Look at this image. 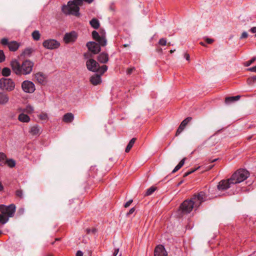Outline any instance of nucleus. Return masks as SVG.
<instances>
[{"mask_svg": "<svg viewBox=\"0 0 256 256\" xmlns=\"http://www.w3.org/2000/svg\"><path fill=\"white\" fill-rule=\"evenodd\" d=\"M240 98V96H235L227 97L225 99V102L228 104L230 102L238 100Z\"/></svg>", "mask_w": 256, "mask_h": 256, "instance_id": "412c9836", "label": "nucleus"}, {"mask_svg": "<svg viewBox=\"0 0 256 256\" xmlns=\"http://www.w3.org/2000/svg\"><path fill=\"white\" fill-rule=\"evenodd\" d=\"M255 60H256V58H253L250 60H248L245 63V66H250L255 61Z\"/></svg>", "mask_w": 256, "mask_h": 256, "instance_id": "58836bf2", "label": "nucleus"}, {"mask_svg": "<svg viewBox=\"0 0 256 256\" xmlns=\"http://www.w3.org/2000/svg\"><path fill=\"white\" fill-rule=\"evenodd\" d=\"M74 120V115L71 112H68L64 114L62 118L63 122L66 123L72 122Z\"/></svg>", "mask_w": 256, "mask_h": 256, "instance_id": "f3484780", "label": "nucleus"}, {"mask_svg": "<svg viewBox=\"0 0 256 256\" xmlns=\"http://www.w3.org/2000/svg\"><path fill=\"white\" fill-rule=\"evenodd\" d=\"M16 209V207L14 204H10L8 206L4 204L0 205V212L8 218L14 216Z\"/></svg>", "mask_w": 256, "mask_h": 256, "instance_id": "0eeeda50", "label": "nucleus"}, {"mask_svg": "<svg viewBox=\"0 0 256 256\" xmlns=\"http://www.w3.org/2000/svg\"><path fill=\"white\" fill-rule=\"evenodd\" d=\"M4 190V186L2 184V182H0V191H2Z\"/></svg>", "mask_w": 256, "mask_h": 256, "instance_id": "4d7b16f0", "label": "nucleus"}, {"mask_svg": "<svg viewBox=\"0 0 256 256\" xmlns=\"http://www.w3.org/2000/svg\"><path fill=\"white\" fill-rule=\"evenodd\" d=\"M200 45H202V46H206V44H204V42H200Z\"/></svg>", "mask_w": 256, "mask_h": 256, "instance_id": "13d9d810", "label": "nucleus"}, {"mask_svg": "<svg viewBox=\"0 0 256 256\" xmlns=\"http://www.w3.org/2000/svg\"><path fill=\"white\" fill-rule=\"evenodd\" d=\"M2 234V232L0 230V234Z\"/></svg>", "mask_w": 256, "mask_h": 256, "instance_id": "69168bd1", "label": "nucleus"}, {"mask_svg": "<svg viewBox=\"0 0 256 256\" xmlns=\"http://www.w3.org/2000/svg\"><path fill=\"white\" fill-rule=\"evenodd\" d=\"M250 176L249 172L245 169H239L228 180H220L218 185L219 190H224L230 188L233 185L240 183L246 180Z\"/></svg>", "mask_w": 256, "mask_h": 256, "instance_id": "f257e3e1", "label": "nucleus"}, {"mask_svg": "<svg viewBox=\"0 0 256 256\" xmlns=\"http://www.w3.org/2000/svg\"><path fill=\"white\" fill-rule=\"evenodd\" d=\"M92 36L93 38L98 42V44L94 42H90L86 44V46L90 51L94 54H96L100 51V46H104L106 45L105 33L102 31L100 35L96 31L94 30L92 32Z\"/></svg>", "mask_w": 256, "mask_h": 256, "instance_id": "20e7f679", "label": "nucleus"}, {"mask_svg": "<svg viewBox=\"0 0 256 256\" xmlns=\"http://www.w3.org/2000/svg\"><path fill=\"white\" fill-rule=\"evenodd\" d=\"M34 78L36 80L38 83L42 84H44L46 83V76L42 72H38L34 74Z\"/></svg>", "mask_w": 256, "mask_h": 256, "instance_id": "ddd939ff", "label": "nucleus"}, {"mask_svg": "<svg viewBox=\"0 0 256 256\" xmlns=\"http://www.w3.org/2000/svg\"><path fill=\"white\" fill-rule=\"evenodd\" d=\"M118 252H119V248H116L114 250V256H116L118 254Z\"/></svg>", "mask_w": 256, "mask_h": 256, "instance_id": "3c124183", "label": "nucleus"}, {"mask_svg": "<svg viewBox=\"0 0 256 256\" xmlns=\"http://www.w3.org/2000/svg\"><path fill=\"white\" fill-rule=\"evenodd\" d=\"M60 240L59 238H56V240Z\"/></svg>", "mask_w": 256, "mask_h": 256, "instance_id": "0e129e2a", "label": "nucleus"}, {"mask_svg": "<svg viewBox=\"0 0 256 256\" xmlns=\"http://www.w3.org/2000/svg\"><path fill=\"white\" fill-rule=\"evenodd\" d=\"M0 43L2 44L4 46H6V45L8 46V44L10 42H8V40L6 38H3L1 40Z\"/></svg>", "mask_w": 256, "mask_h": 256, "instance_id": "e433bc0d", "label": "nucleus"}, {"mask_svg": "<svg viewBox=\"0 0 256 256\" xmlns=\"http://www.w3.org/2000/svg\"><path fill=\"white\" fill-rule=\"evenodd\" d=\"M24 112L28 114H32L34 112V108L30 105L27 106L24 109Z\"/></svg>", "mask_w": 256, "mask_h": 256, "instance_id": "72a5a7b5", "label": "nucleus"}, {"mask_svg": "<svg viewBox=\"0 0 256 256\" xmlns=\"http://www.w3.org/2000/svg\"><path fill=\"white\" fill-rule=\"evenodd\" d=\"M10 98L8 94L0 92V105H6L9 101Z\"/></svg>", "mask_w": 256, "mask_h": 256, "instance_id": "2eb2a0df", "label": "nucleus"}, {"mask_svg": "<svg viewBox=\"0 0 256 256\" xmlns=\"http://www.w3.org/2000/svg\"><path fill=\"white\" fill-rule=\"evenodd\" d=\"M8 221V218L3 214H0V223L5 224Z\"/></svg>", "mask_w": 256, "mask_h": 256, "instance_id": "c756f323", "label": "nucleus"}, {"mask_svg": "<svg viewBox=\"0 0 256 256\" xmlns=\"http://www.w3.org/2000/svg\"><path fill=\"white\" fill-rule=\"evenodd\" d=\"M42 45L44 48L49 50H53L57 48L60 46L58 42L54 39H48L44 40Z\"/></svg>", "mask_w": 256, "mask_h": 256, "instance_id": "6e6552de", "label": "nucleus"}, {"mask_svg": "<svg viewBox=\"0 0 256 256\" xmlns=\"http://www.w3.org/2000/svg\"><path fill=\"white\" fill-rule=\"evenodd\" d=\"M76 256H83V252L80 250H78L76 252Z\"/></svg>", "mask_w": 256, "mask_h": 256, "instance_id": "8fccbe9b", "label": "nucleus"}, {"mask_svg": "<svg viewBox=\"0 0 256 256\" xmlns=\"http://www.w3.org/2000/svg\"><path fill=\"white\" fill-rule=\"evenodd\" d=\"M158 44L161 46H166V40L164 38H160L159 40Z\"/></svg>", "mask_w": 256, "mask_h": 256, "instance_id": "4c0bfd02", "label": "nucleus"}, {"mask_svg": "<svg viewBox=\"0 0 256 256\" xmlns=\"http://www.w3.org/2000/svg\"><path fill=\"white\" fill-rule=\"evenodd\" d=\"M87 68L92 72H96L99 68V64L94 59L90 58L86 62Z\"/></svg>", "mask_w": 256, "mask_h": 256, "instance_id": "9d476101", "label": "nucleus"}, {"mask_svg": "<svg viewBox=\"0 0 256 256\" xmlns=\"http://www.w3.org/2000/svg\"><path fill=\"white\" fill-rule=\"evenodd\" d=\"M15 84L11 78H2L0 79V88L8 92H11L14 89Z\"/></svg>", "mask_w": 256, "mask_h": 256, "instance_id": "423d86ee", "label": "nucleus"}, {"mask_svg": "<svg viewBox=\"0 0 256 256\" xmlns=\"http://www.w3.org/2000/svg\"><path fill=\"white\" fill-rule=\"evenodd\" d=\"M119 256H122V254H120L119 255Z\"/></svg>", "mask_w": 256, "mask_h": 256, "instance_id": "338daca9", "label": "nucleus"}, {"mask_svg": "<svg viewBox=\"0 0 256 256\" xmlns=\"http://www.w3.org/2000/svg\"><path fill=\"white\" fill-rule=\"evenodd\" d=\"M132 200H129L128 202H127L125 204H124V207L125 208H128V207L130 204L132 203Z\"/></svg>", "mask_w": 256, "mask_h": 256, "instance_id": "a18cd8bd", "label": "nucleus"}, {"mask_svg": "<svg viewBox=\"0 0 256 256\" xmlns=\"http://www.w3.org/2000/svg\"><path fill=\"white\" fill-rule=\"evenodd\" d=\"M16 194L17 196H18L20 198H22V191L20 190H17L16 192Z\"/></svg>", "mask_w": 256, "mask_h": 256, "instance_id": "ea45409f", "label": "nucleus"}, {"mask_svg": "<svg viewBox=\"0 0 256 256\" xmlns=\"http://www.w3.org/2000/svg\"><path fill=\"white\" fill-rule=\"evenodd\" d=\"M22 88L26 93H32L36 90L34 84L30 80L24 81L22 84Z\"/></svg>", "mask_w": 256, "mask_h": 256, "instance_id": "1a4fd4ad", "label": "nucleus"}, {"mask_svg": "<svg viewBox=\"0 0 256 256\" xmlns=\"http://www.w3.org/2000/svg\"><path fill=\"white\" fill-rule=\"evenodd\" d=\"M40 130L37 126H34L30 128V132L33 136H36L40 134Z\"/></svg>", "mask_w": 256, "mask_h": 256, "instance_id": "4be33fe9", "label": "nucleus"}, {"mask_svg": "<svg viewBox=\"0 0 256 256\" xmlns=\"http://www.w3.org/2000/svg\"><path fill=\"white\" fill-rule=\"evenodd\" d=\"M107 70L108 66L106 65H103L100 67L99 66L98 70L97 72H100L101 74H102Z\"/></svg>", "mask_w": 256, "mask_h": 256, "instance_id": "2f4dec72", "label": "nucleus"}, {"mask_svg": "<svg viewBox=\"0 0 256 256\" xmlns=\"http://www.w3.org/2000/svg\"><path fill=\"white\" fill-rule=\"evenodd\" d=\"M199 168H200V166L196 168L192 169L190 170H189L190 172H192V174L196 170H198Z\"/></svg>", "mask_w": 256, "mask_h": 256, "instance_id": "6e6d98bb", "label": "nucleus"}, {"mask_svg": "<svg viewBox=\"0 0 256 256\" xmlns=\"http://www.w3.org/2000/svg\"><path fill=\"white\" fill-rule=\"evenodd\" d=\"M18 120L21 122H28L30 120V118L28 115L22 113L18 116Z\"/></svg>", "mask_w": 256, "mask_h": 256, "instance_id": "aec40b11", "label": "nucleus"}, {"mask_svg": "<svg viewBox=\"0 0 256 256\" xmlns=\"http://www.w3.org/2000/svg\"><path fill=\"white\" fill-rule=\"evenodd\" d=\"M19 44L15 41H12L8 44V48L10 51H16L19 48Z\"/></svg>", "mask_w": 256, "mask_h": 256, "instance_id": "6ab92c4d", "label": "nucleus"}, {"mask_svg": "<svg viewBox=\"0 0 256 256\" xmlns=\"http://www.w3.org/2000/svg\"><path fill=\"white\" fill-rule=\"evenodd\" d=\"M184 56L185 58H186L187 60H190V56L189 54H184Z\"/></svg>", "mask_w": 256, "mask_h": 256, "instance_id": "603ef678", "label": "nucleus"}, {"mask_svg": "<svg viewBox=\"0 0 256 256\" xmlns=\"http://www.w3.org/2000/svg\"><path fill=\"white\" fill-rule=\"evenodd\" d=\"M12 70L17 75H27L32 72L34 64L29 60H24L22 64L16 60L11 61Z\"/></svg>", "mask_w": 256, "mask_h": 256, "instance_id": "7ed1b4c3", "label": "nucleus"}, {"mask_svg": "<svg viewBox=\"0 0 256 256\" xmlns=\"http://www.w3.org/2000/svg\"><path fill=\"white\" fill-rule=\"evenodd\" d=\"M47 256H52V254H48V255Z\"/></svg>", "mask_w": 256, "mask_h": 256, "instance_id": "e2e57ef3", "label": "nucleus"}, {"mask_svg": "<svg viewBox=\"0 0 256 256\" xmlns=\"http://www.w3.org/2000/svg\"><path fill=\"white\" fill-rule=\"evenodd\" d=\"M77 36H78L76 33L74 31L66 33L64 34V40L66 44L69 42H72L76 40Z\"/></svg>", "mask_w": 256, "mask_h": 256, "instance_id": "9b49d317", "label": "nucleus"}, {"mask_svg": "<svg viewBox=\"0 0 256 256\" xmlns=\"http://www.w3.org/2000/svg\"><path fill=\"white\" fill-rule=\"evenodd\" d=\"M27 51H30V50H26V52Z\"/></svg>", "mask_w": 256, "mask_h": 256, "instance_id": "052dcab7", "label": "nucleus"}, {"mask_svg": "<svg viewBox=\"0 0 256 256\" xmlns=\"http://www.w3.org/2000/svg\"><path fill=\"white\" fill-rule=\"evenodd\" d=\"M192 118L188 117L184 119L180 124V126L178 128L176 136H178V134H180L182 131L184 130L186 124L191 120Z\"/></svg>", "mask_w": 256, "mask_h": 256, "instance_id": "4468645a", "label": "nucleus"}, {"mask_svg": "<svg viewBox=\"0 0 256 256\" xmlns=\"http://www.w3.org/2000/svg\"><path fill=\"white\" fill-rule=\"evenodd\" d=\"M248 37V34L247 32H244L242 34V35H241V36L240 37V39H244V38H246Z\"/></svg>", "mask_w": 256, "mask_h": 256, "instance_id": "79ce46f5", "label": "nucleus"}, {"mask_svg": "<svg viewBox=\"0 0 256 256\" xmlns=\"http://www.w3.org/2000/svg\"><path fill=\"white\" fill-rule=\"evenodd\" d=\"M136 140V138H132L129 142V143L128 144L126 148V152H130V149L132 148Z\"/></svg>", "mask_w": 256, "mask_h": 256, "instance_id": "b1692460", "label": "nucleus"}, {"mask_svg": "<svg viewBox=\"0 0 256 256\" xmlns=\"http://www.w3.org/2000/svg\"><path fill=\"white\" fill-rule=\"evenodd\" d=\"M24 208H20L18 210V213L20 214H24Z\"/></svg>", "mask_w": 256, "mask_h": 256, "instance_id": "864d4df0", "label": "nucleus"}, {"mask_svg": "<svg viewBox=\"0 0 256 256\" xmlns=\"http://www.w3.org/2000/svg\"><path fill=\"white\" fill-rule=\"evenodd\" d=\"M156 190V188L154 186H152L148 188L146 192V196H150L151 195L155 190Z\"/></svg>", "mask_w": 256, "mask_h": 256, "instance_id": "473e14b6", "label": "nucleus"}, {"mask_svg": "<svg viewBox=\"0 0 256 256\" xmlns=\"http://www.w3.org/2000/svg\"><path fill=\"white\" fill-rule=\"evenodd\" d=\"M186 160V158H182L180 162L178 163V164L174 168V170H172V172L174 173L179 170L184 164V162Z\"/></svg>", "mask_w": 256, "mask_h": 256, "instance_id": "393cba45", "label": "nucleus"}, {"mask_svg": "<svg viewBox=\"0 0 256 256\" xmlns=\"http://www.w3.org/2000/svg\"><path fill=\"white\" fill-rule=\"evenodd\" d=\"M174 51H175V50H170V54H172V53H173Z\"/></svg>", "mask_w": 256, "mask_h": 256, "instance_id": "bf43d9fd", "label": "nucleus"}, {"mask_svg": "<svg viewBox=\"0 0 256 256\" xmlns=\"http://www.w3.org/2000/svg\"><path fill=\"white\" fill-rule=\"evenodd\" d=\"M6 164L10 168H14L16 166V161L13 159H8L6 160Z\"/></svg>", "mask_w": 256, "mask_h": 256, "instance_id": "bb28decb", "label": "nucleus"}, {"mask_svg": "<svg viewBox=\"0 0 256 256\" xmlns=\"http://www.w3.org/2000/svg\"><path fill=\"white\" fill-rule=\"evenodd\" d=\"M6 158V155L2 152H0V163L4 161Z\"/></svg>", "mask_w": 256, "mask_h": 256, "instance_id": "a19ab883", "label": "nucleus"}, {"mask_svg": "<svg viewBox=\"0 0 256 256\" xmlns=\"http://www.w3.org/2000/svg\"><path fill=\"white\" fill-rule=\"evenodd\" d=\"M256 82V76L250 77L247 80V84L248 85H252Z\"/></svg>", "mask_w": 256, "mask_h": 256, "instance_id": "7c9ffc66", "label": "nucleus"}, {"mask_svg": "<svg viewBox=\"0 0 256 256\" xmlns=\"http://www.w3.org/2000/svg\"><path fill=\"white\" fill-rule=\"evenodd\" d=\"M212 166H210L209 168V169L212 168Z\"/></svg>", "mask_w": 256, "mask_h": 256, "instance_id": "680f3d73", "label": "nucleus"}, {"mask_svg": "<svg viewBox=\"0 0 256 256\" xmlns=\"http://www.w3.org/2000/svg\"><path fill=\"white\" fill-rule=\"evenodd\" d=\"M90 23L92 27L94 29H98L100 26L99 21L96 18H92Z\"/></svg>", "mask_w": 256, "mask_h": 256, "instance_id": "5701e85b", "label": "nucleus"}, {"mask_svg": "<svg viewBox=\"0 0 256 256\" xmlns=\"http://www.w3.org/2000/svg\"><path fill=\"white\" fill-rule=\"evenodd\" d=\"M94 0H72L68 2L67 4L62 6V12L66 15H73L76 16H80L79 6L82 4L83 1L90 4Z\"/></svg>", "mask_w": 256, "mask_h": 256, "instance_id": "39448f33", "label": "nucleus"}, {"mask_svg": "<svg viewBox=\"0 0 256 256\" xmlns=\"http://www.w3.org/2000/svg\"><path fill=\"white\" fill-rule=\"evenodd\" d=\"M191 174H192V172L188 171L184 174V176H186Z\"/></svg>", "mask_w": 256, "mask_h": 256, "instance_id": "5fc2aeb1", "label": "nucleus"}, {"mask_svg": "<svg viewBox=\"0 0 256 256\" xmlns=\"http://www.w3.org/2000/svg\"><path fill=\"white\" fill-rule=\"evenodd\" d=\"M11 71L9 68H4L2 70V74L3 76H10Z\"/></svg>", "mask_w": 256, "mask_h": 256, "instance_id": "c85d7f7f", "label": "nucleus"}, {"mask_svg": "<svg viewBox=\"0 0 256 256\" xmlns=\"http://www.w3.org/2000/svg\"><path fill=\"white\" fill-rule=\"evenodd\" d=\"M249 31L252 33H256V26L252 28Z\"/></svg>", "mask_w": 256, "mask_h": 256, "instance_id": "de8ad7c7", "label": "nucleus"}, {"mask_svg": "<svg viewBox=\"0 0 256 256\" xmlns=\"http://www.w3.org/2000/svg\"><path fill=\"white\" fill-rule=\"evenodd\" d=\"M204 40L206 42V43H208V44H210L212 43L214 41V40L213 39L208 38H204Z\"/></svg>", "mask_w": 256, "mask_h": 256, "instance_id": "37998d69", "label": "nucleus"}, {"mask_svg": "<svg viewBox=\"0 0 256 256\" xmlns=\"http://www.w3.org/2000/svg\"><path fill=\"white\" fill-rule=\"evenodd\" d=\"M248 70L251 72H256V66L248 68Z\"/></svg>", "mask_w": 256, "mask_h": 256, "instance_id": "09e8293b", "label": "nucleus"}, {"mask_svg": "<svg viewBox=\"0 0 256 256\" xmlns=\"http://www.w3.org/2000/svg\"><path fill=\"white\" fill-rule=\"evenodd\" d=\"M134 210H135V208H132L130 209L129 212L127 213V216H130V215L134 213Z\"/></svg>", "mask_w": 256, "mask_h": 256, "instance_id": "49530a36", "label": "nucleus"}, {"mask_svg": "<svg viewBox=\"0 0 256 256\" xmlns=\"http://www.w3.org/2000/svg\"><path fill=\"white\" fill-rule=\"evenodd\" d=\"M90 81L92 84L95 86L100 84L102 82L100 76L95 74L92 76L90 78Z\"/></svg>", "mask_w": 256, "mask_h": 256, "instance_id": "a211bd4d", "label": "nucleus"}, {"mask_svg": "<svg viewBox=\"0 0 256 256\" xmlns=\"http://www.w3.org/2000/svg\"><path fill=\"white\" fill-rule=\"evenodd\" d=\"M38 117L42 120H46L48 118V115L46 113H42L40 114Z\"/></svg>", "mask_w": 256, "mask_h": 256, "instance_id": "c9c22d12", "label": "nucleus"}, {"mask_svg": "<svg viewBox=\"0 0 256 256\" xmlns=\"http://www.w3.org/2000/svg\"><path fill=\"white\" fill-rule=\"evenodd\" d=\"M154 256H168V254L164 246L162 245H158L155 248Z\"/></svg>", "mask_w": 256, "mask_h": 256, "instance_id": "f8f14e48", "label": "nucleus"}, {"mask_svg": "<svg viewBox=\"0 0 256 256\" xmlns=\"http://www.w3.org/2000/svg\"><path fill=\"white\" fill-rule=\"evenodd\" d=\"M134 69L135 68L134 67L128 68L126 70L127 74H129V75L130 74L133 72V71L134 70Z\"/></svg>", "mask_w": 256, "mask_h": 256, "instance_id": "c03bdc74", "label": "nucleus"}, {"mask_svg": "<svg viewBox=\"0 0 256 256\" xmlns=\"http://www.w3.org/2000/svg\"><path fill=\"white\" fill-rule=\"evenodd\" d=\"M255 36H256V35H255Z\"/></svg>", "mask_w": 256, "mask_h": 256, "instance_id": "774afa93", "label": "nucleus"}, {"mask_svg": "<svg viewBox=\"0 0 256 256\" xmlns=\"http://www.w3.org/2000/svg\"><path fill=\"white\" fill-rule=\"evenodd\" d=\"M32 37L35 40H38L40 38V34L38 30H34L32 33Z\"/></svg>", "mask_w": 256, "mask_h": 256, "instance_id": "cd10ccee", "label": "nucleus"}, {"mask_svg": "<svg viewBox=\"0 0 256 256\" xmlns=\"http://www.w3.org/2000/svg\"><path fill=\"white\" fill-rule=\"evenodd\" d=\"M186 160V158H182L180 162L178 163V164L174 168V170H172V172L174 173L179 170L184 164V162Z\"/></svg>", "mask_w": 256, "mask_h": 256, "instance_id": "a878e982", "label": "nucleus"}, {"mask_svg": "<svg viewBox=\"0 0 256 256\" xmlns=\"http://www.w3.org/2000/svg\"><path fill=\"white\" fill-rule=\"evenodd\" d=\"M98 60L99 62L105 64L108 60V55L107 53L102 52L99 54L98 58Z\"/></svg>", "mask_w": 256, "mask_h": 256, "instance_id": "dca6fc26", "label": "nucleus"}, {"mask_svg": "<svg viewBox=\"0 0 256 256\" xmlns=\"http://www.w3.org/2000/svg\"><path fill=\"white\" fill-rule=\"evenodd\" d=\"M6 58L5 55L2 50H0V62L4 61Z\"/></svg>", "mask_w": 256, "mask_h": 256, "instance_id": "f704fd0d", "label": "nucleus"}, {"mask_svg": "<svg viewBox=\"0 0 256 256\" xmlns=\"http://www.w3.org/2000/svg\"><path fill=\"white\" fill-rule=\"evenodd\" d=\"M210 198L204 192L194 194L190 200H184L180 206V210L183 214H188L193 209H196L202 202Z\"/></svg>", "mask_w": 256, "mask_h": 256, "instance_id": "f03ea898", "label": "nucleus"}]
</instances>
